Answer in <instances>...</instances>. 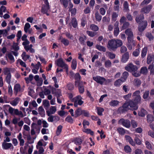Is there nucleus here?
<instances>
[{
  "mask_svg": "<svg viewBox=\"0 0 154 154\" xmlns=\"http://www.w3.org/2000/svg\"><path fill=\"white\" fill-rule=\"evenodd\" d=\"M11 79V74L9 73L7 75L6 78V81L8 84H9L10 83Z\"/></svg>",
  "mask_w": 154,
  "mask_h": 154,
  "instance_id": "e2e57ef3",
  "label": "nucleus"
},
{
  "mask_svg": "<svg viewBox=\"0 0 154 154\" xmlns=\"http://www.w3.org/2000/svg\"><path fill=\"white\" fill-rule=\"evenodd\" d=\"M117 131L121 135H124L125 133V129L122 128H118Z\"/></svg>",
  "mask_w": 154,
  "mask_h": 154,
  "instance_id": "58836bf2",
  "label": "nucleus"
},
{
  "mask_svg": "<svg viewBox=\"0 0 154 154\" xmlns=\"http://www.w3.org/2000/svg\"><path fill=\"white\" fill-rule=\"evenodd\" d=\"M83 110L81 108H78L75 111L74 117L76 118L82 114Z\"/></svg>",
  "mask_w": 154,
  "mask_h": 154,
  "instance_id": "ddd939ff",
  "label": "nucleus"
},
{
  "mask_svg": "<svg viewBox=\"0 0 154 154\" xmlns=\"http://www.w3.org/2000/svg\"><path fill=\"white\" fill-rule=\"evenodd\" d=\"M147 47H145L142 50L141 54V56L142 58H143L146 56L147 54Z\"/></svg>",
  "mask_w": 154,
  "mask_h": 154,
  "instance_id": "7c9ffc66",
  "label": "nucleus"
},
{
  "mask_svg": "<svg viewBox=\"0 0 154 154\" xmlns=\"http://www.w3.org/2000/svg\"><path fill=\"white\" fill-rule=\"evenodd\" d=\"M77 66V62L75 59H73L72 62L71 68L73 70L76 69Z\"/></svg>",
  "mask_w": 154,
  "mask_h": 154,
  "instance_id": "de8ad7c7",
  "label": "nucleus"
},
{
  "mask_svg": "<svg viewBox=\"0 0 154 154\" xmlns=\"http://www.w3.org/2000/svg\"><path fill=\"white\" fill-rule=\"evenodd\" d=\"M152 8V5L149 4L141 8V12L145 14H148Z\"/></svg>",
  "mask_w": 154,
  "mask_h": 154,
  "instance_id": "9b49d317",
  "label": "nucleus"
},
{
  "mask_svg": "<svg viewBox=\"0 0 154 154\" xmlns=\"http://www.w3.org/2000/svg\"><path fill=\"white\" fill-rule=\"evenodd\" d=\"M154 62V55L153 54H148L146 62L147 64H150L152 61Z\"/></svg>",
  "mask_w": 154,
  "mask_h": 154,
  "instance_id": "2eb2a0df",
  "label": "nucleus"
},
{
  "mask_svg": "<svg viewBox=\"0 0 154 154\" xmlns=\"http://www.w3.org/2000/svg\"><path fill=\"white\" fill-rule=\"evenodd\" d=\"M97 113L99 116H102V113L104 111V109L103 108L101 107H97Z\"/></svg>",
  "mask_w": 154,
  "mask_h": 154,
  "instance_id": "37998d69",
  "label": "nucleus"
},
{
  "mask_svg": "<svg viewBox=\"0 0 154 154\" xmlns=\"http://www.w3.org/2000/svg\"><path fill=\"white\" fill-rule=\"evenodd\" d=\"M105 66L106 68H109L111 66L112 63L109 60H108L105 62Z\"/></svg>",
  "mask_w": 154,
  "mask_h": 154,
  "instance_id": "09e8293b",
  "label": "nucleus"
},
{
  "mask_svg": "<svg viewBox=\"0 0 154 154\" xmlns=\"http://www.w3.org/2000/svg\"><path fill=\"white\" fill-rule=\"evenodd\" d=\"M21 57L22 59L25 61L29 59L30 57V56L28 55H26L25 52H24L21 55Z\"/></svg>",
  "mask_w": 154,
  "mask_h": 154,
  "instance_id": "a19ab883",
  "label": "nucleus"
},
{
  "mask_svg": "<svg viewBox=\"0 0 154 154\" xmlns=\"http://www.w3.org/2000/svg\"><path fill=\"white\" fill-rule=\"evenodd\" d=\"M140 53V49H136L135 50L133 51V55L135 57L138 56Z\"/></svg>",
  "mask_w": 154,
  "mask_h": 154,
  "instance_id": "bf43d9fd",
  "label": "nucleus"
},
{
  "mask_svg": "<svg viewBox=\"0 0 154 154\" xmlns=\"http://www.w3.org/2000/svg\"><path fill=\"white\" fill-rule=\"evenodd\" d=\"M149 90L146 91L143 93V98L144 99H146L149 96Z\"/></svg>",
  "mask_w": 154,
  "mask_h": 154,
  "instance_id": "603ef678",
  "label": "nucleus"
},
{
  "mask_svg": "<svg viewBox=\"0 0 154 154\" xmlns=\"http://www.w3.org/2000/svg\"><path fill=\"white\" fill-rule=\"evenodd\" d=\"M122 125L125 127L129 128L131 126V123L130 121L128 120L123 119L122 122Z\"/></svg>",
  "mask_w": 154,
  "mask_h": 154,
  "instance_id": "a211bd4d",
  "label": "nucleus"
},
{
  "mask_svg": "<svg viewBox=\"0 0 154 154\" xmlns=\"http://www.w3.org/2000/svg\"><path fill=\"white\" fill-rule=\"evenodd\" d=\"M141 84V81L138 78L135 79L133 81V84L134 85L137 87H140Z\"/></svg>",
  "mask_w": 154,
  "mask_h": 154,
  "instance_id": "6ab92c4d",
  "label": "nucleus"
},
{
  "mask_svg": "<svg viewBox=\"0 0 154 154\" xmlns=\"http://www.w3.org/2000/svg\"><path fill=\"white\" fill-rule=\"evenodd\" d=\"M30 25L29 23H26L24 27V31L26 32H27L28 31V30L30 28Z\"/></svg>",
  "mask_w": 154,
  "mask_h": 154,
  "instance_id": "13d9d810",
  "label": "nucleus"
},
{
  "mask_svg": "<svg viewBox=\"0 0 154 154\" xmlns=\"http://www.w3.org/2000/svg\"><path fill=\"white\" fill-rule=\"evenodd\" d=\"M90 28L94 32L97 31L99 29L98 26L94 24H91L90 25Z\"/></svg>",
  "mask_w": 154,
  "mask_h": 154,
  "instance_id": "49530a36",
  "label": "nucleus"
},
{
  "mask_svg": "<svg viewBox=\"0 0 154 154\" xmlns=\"http://www.w3.org/2000/svg\"><path fill=\"white\" fill-rule=\"evenodd\" d=\"M46 5L43 6L41 10V12L44 14H46L47 16H48V4H45Z\"/></svg>",
  "mask_w": 154,
  "mask_h": 154,
  "instance_id": "aec40b11",
  "label": "nucleus"
},
{
  "mask_svg": "<svg viewBox=\"0 0 154 154\" xmlns=\"http://www.w3.org/2000/svg\"><path fill=\"white\" fill-rule=\"evenodd\" d=\"M93 79L97 83L101 85H103L105 82L109 83L111 82L110 79H108L107 80H106L104 77L100 76H94L93 77Z\"/></svg>",
  "mask_w": 154,
  "mask_h": 154,
  "instance_id": "20e7f679",
  "label": "nucleus"
},
{
  "mask_svg": "<svg viewBox=\"0 0 154 154\" xmlns=\"http://www.w3.org/2000/svg\"><path fill=\"white\" fill-rule=\"evenodd\" d=\"M125 33L128 36L127 38L128 42L129 44L132 43L134 35L131 29L129 28L127 29L125 31Z\"/></svg>",
  "mask_w": 154,
  "mask_h": 154,
  "instance_id": "423d86ee",
  "label": "nucleus"
},
{
  "mask_svg": "<svg viewBox=\"0 0 154 154\" xmlns=\"http://www.w3.org/2000/svg\"><path fill=\"white\" fill-rule=\"evenodd\" d=\"M33 79V76L32 74L29 75L28 77H25L24 79L26 83L29 84L30 81H32Z\"/></svg>",
  "mask_w": 154,
  "mask_h": 154,
  "instance_id": "bb28decb",
  "label": "nucleus"
},
{
  "mask_svg": "<svg viewBox=\"0 0 154 154\" xmlns=\"http://www.w3.org/2000/svg\"><path fill=\"white\" fill-rule=\"evenodd\" d=\"M124 9L126 11H128L129 10L128 8V4L127 1L125 2L123 4Z\"/></svg>",
  "mask_w": 154,
  "mask_h": 154,
  "instance_id": "680f3d73",
  "label": "nucleus"
},
{
  "mask_svg": "<svg viewBox=\"0 0 154 154\" xmlns=\"http://www.w3.org/2000/svg\"><path fill=\"white\" fill-rule=\"evenodd\" d=\"M96 48L99 51H101L105 52L106 51V48L100 45H96Z\"/></svg>",
  "mask_w": 154,
  "mask_h": 154,
  "instance_id": "72a5a7b5",
  "label": "nucleus"
},
{
  "mask_svg": "<svg viewBox=\"0 0 154 154\" xmlns=\"http://www.w3.org/2000/svg\"><path fill=\"white\" fill-rule=\"evenodd\" d=\"M7 56L8 58L10 60L12 61L13 62H14L15 60L14 57L11 53H9L8 54Z\"/></svg>",
  "mask_w": 154,
  "mask_h": 154,
  "instance_id": "69168bd1",
  "label": "nucleus"
},
{
  "mask_svg": "<svg viewBox=\"0 0 154 154\" xmlns=\"http://www.w3.org/2000/svg\"><path fill=\"white\" fill-rule=\"evenodd\" d=\"M62 128L63 126L61 125H60L57 127L56 132L57 136H58L60 134L62 131Z\"/></svg>",
  "mask_w": 154,
  "mask_h": 154,
  "instance_id": "ea45409f",
  "label": "nucleus"
},
{
  "mask_svg": "<svg viewBox=\"0 0 154 154\" xmlns=\"http://www.w3.org/2000/svg\"><path fill=\"white\" fill-rule=\"evenodd\" d=\"M146 36L149 38V41L152 40L154 38L153 36L152 35L151 33L150 32H147L146 34Z\"/></svg>",
  "mask_w": 154,
  "mask_h": 154,
  "instance_id": "5fc2aeb1",
  "label": "nucleus"
},
{
  "mask_svg": "<svg viewBox=\"0 0 154 154\" xmlns=\"http://www.w3.org/2000/svg\"><path fill=\"white\" fill-rule=\"evenodd\" d=\"M129 25V23L128 22H125L122 27V30H124L126 29L128 27Z\"/></svg>",
  "mask_w": 154,
  "mask_h": 154,
  "instance_id": "774afa93",
  "label": "nucleus"
},
{
  "mask_svg": "<svg viewBox=\"0 0 154 154\" xmlns=\"http://www.w3.org/2000/svg\"><path fill=\"white\" fill-rule=\"evenodd\" d=\"M124 150L126 153L130 154L131 152L132 149L130 146L126 145L124 146Z\"/></svg>",
  "mask_w": 154,
  "mask_h": 154,
  "instance_id": "c756f323",
  "label": "nucleus"
},
{
  "mask_svg": "<svg viewBox=\"0 0 154 154\" xmlns=\"http://www.w3.org/2000/svg\"><path fill=\"white\" fill-rule=\"evenodd\" d=\"M83 131L88 134H90L91 136H93L94 135V132L90 129H86L85 128H84L83 129Z\"/></svg>",
  "mask_w": 154,
  "mask_h": 154,
  "instance_id": "2f4dec72",
  "label": "nucleus"
},
{
  "mask_svg": "<svg viewBox=\"0 0 154 154\" xmlns=\"http://www.w3.org/2000/svg\"><path fill=\"white\" fill-rule=\"evenodd\" d=\"M86 95L90 99V100L91 102H93L94 100V98L91 96V94L88 90L86 91Z\"/></svg>",
  "mask_w": 154,
  "mask_h": 154,
  "instance_id": "4d7b16f0",
  "label": "nucleus"
},
{
  "mask_svg": "<svg viewBox=\"0 0 154 154\" xmlns=\"http://www.w3.org/2000/svg\"><path fill=\"white\" fill-rule=\"evenodd\" d=\"M71 24L74 28H76L78 26V22L77 19L75 17H73L72 19Z\"/></svg>",
  "mask_w": 154,
  "mask_h": 154,
  "instance_id": "b1692460",
  "label": "nucleus"
},
{
  "mask_svg": "<svg viewBox=\"0 0 154 154\" xmlns=\"http://www.w3.org/2000/svg\"><path fill=\"white\" fill-rule=\"evenodd\" d=\"M146 111L143 108L141 109L140 111H139L138 113V115L139 116L143 117L145 116V114L146 113Z\"/></svg>",
  "mask_w": 154,
  "mask_h": 154,
  "instance_id": "473e14b6",
  "label": "nucleus"
},
{
  "mask_svg": "<svg viewBox=\"0 0 154 154\" xmlns=\"http://www.w3.org/2000/svg\"><path fill=\"white\" fill-rule=\"evenodd\" d=\"M87 39L86 36L83 35L82 36H80L79 37V40L81 45H85V41Z\"/></svg>",
  "mask_w": 154,
  "mask_h": 154,
  "instance_id": "412c9836",
  "label": "nucleus"
},
{
  "mask_svg": "<svg viewBox=\"0 0 154 154\" xmlns=\"http://www.w3.org/2000/svg\"><path fill=\"white\" fill-rule=\"evenodd\" d=\"M24 90L23 88H21L20 85L19 84H16L14 85V94L16 96H17L19 92H22Z\"/></svg>",
  "mask_w": 154,
  "mask_h": 154,
  "instance_id": "9d476101",
  "label": "nucleus"
},
{
  "mask_svg": "<svg viewBox=\"0 0 154 154\" xmlns=\"http://www.w3.org/2000/svg\"><path fill=\"white\" fill-rule=\"evenodd\" d=\"M140 93V91L139 90L135 91L132 95L133 99L128 101H126L122 106L118 108V111L120 113H123L129 110H137L138 108V104L140 103L141 99Z\"/></svg>",
  "mask_w": 154,
  "mask_h": 154,
  "instance_id": "f257e3e1",
  "label": "nucleus"
},
{
  "mask_svg": "<svg viewBox=\"0 0 154 154\" xmlns=\"http://www.w3.org/2000/svg\"><path fill=\"white\" fill-rule=\"evenodd\" d=\"M144 19V15L143 14L137 16L135 19L136 23L140 25L138 27L139 31L141 32H143L146 28L147 25L146 20H143Z\"/></svg>",
  "mask_w": 154,
  "mask_h": 154,
  "instance_id": "f03ea898",
  "label": "nucleus"
},
{
  "mask_svg": "<svg viewBox=\"0 0 154 154\" xmlns=\"http://www.w3.org/2000/svg\"><path fill=\"white\" fill-rule=\"evenodd\" d=\"M146 118L148 122L150 123H151L154 121V116L151 114L148 115Z\"/></svg>",
  "mask_w": 154,
  "mask_h": 154,
  "instance_id": "a878e982",
  "label": "nucleus"
},
{
  "mask_svg": "<svg viewBox=\"0 0 154 154\" xmlns=\"http://www.w3.org/2000/svg\"><path fill=\"white\" fill-rule=\"evenodd\" d=\"M56 63L58 66L65 69L66 73H68V66L65 63L62 58H60L58 59Z\"/></svg>",
  "mask_w": 154,
  "mask_h": 154,
  "instance_id": "39448f33",
  "label": "nucleus"
},
{
  "mask_svg": "<svg viewBox=\"0 0 154 154\" xmlns=\"http://www.w3.org/2000/svg\"><path fill=\"white\" fill-rule=\"evenodd\" d=\"M125 138L126 141L128 142L133 146H135V142L133 140L130 136L128 135H125Z\"/></svg>",
  "mask_w": 154,
  "mask_h": 154,
  "instance_id": "4468645a",
  "label": "nucleus"
},
{
  "mask_svg": "<svg viewBox=\"0 0 154 154\" xmlns=\"http://www.w3.org/2000/svg\"><path fill=\"white\" fill-rule=\"evenodd\" d=\"M66 121L68 123L72 124L73 123L74 120L72 117L69 116H68L65 119Z\"/></svg>",
  "mask_w": 154,
  "mask_h": 154,
  "instance_id": "f704fd0d",
  "label": "nucleus"
},
{
  "mask_svg": "<svg viewBox=\"0 0 154 154\" xmlns=\"http://www.w3.org/2000/svg\"><path fill=\"white\" fill-rule=\"evenodd\" d=\"M75 143L76 145H80L81 144L82 141V139L79 138H76L74 140Z\"/></svg>",
  "mask_w": 154,
  "mask_h": 154,
  "instance_id": "a18cd8bd",
  "label": "nucleus"
},
{
  "mask_svg": "<svg viewBox=\"0 0 154 154\" xmlns=\"http://www.w3.org/2000/svg\"><path fill=\"white\" fill-rule=\"evenodd\" d=\"M61 3L63 5L65 8H66L68 6V3L70 2V0H60Z\"/></svg>",
  "mask_w": 154,
  "mask_h": 154,
  "instance_id": "c85d7f7f",
  "label": "nucleus"
},
{
  "mask_svg": "<svg viewBox=\"0 0 154 154\" xmlns=\"http://www.w3.org/2000/svg\"><path fill=\"white\" fill-rule=\"evenodd\" d=\"M74 78L76 80V81L75 82H75H80V80L81 79V76L80 74L79 73H76L74 76Z\"/></svg>",
  "mask_w": 154,
  "mask_h": 154,
  "instance_id": "c9c22d12",
  "label": "nucleus"
},
{
  "mask_svg": "<svg viewBox=\"0 0 154 154\" xmlns=\"http://www.w3.org/2000/svg\"><path fill=\"white\" fill-rule=\"evenodd\" d=\"M60 41L63 44V45L66 46L68 45L69 44V41L65 38H62L61 39Z\"/></svg>",
  "mask_w": 154,
  "mask_h": 154,
  "instance_id": "e433bc0d",
  "label": "nucleus"
},
{
  "mask_svg": "<svg viewBox=\"0 0 154 154\" xmlns=\"http://www.w3.org/2000/svg\"><path fill=\"white\" fill-rule=\"evenodd\" d=\"M19 43H14L12 46L14 49L16 51H17L19 49V47L18 46Z\"/></svg>",
  "mask_w": 154,
  "mask_h": 154,
  "instance_id": "052dcab7",
  "label": "nucleus"
},
{
  "mask_svg": "<svg viewBox=\"0 0 154 154\" xmlns=\"http://www.w3.org/2000/svg\"><path fill=\"white\" fill-rule=\"evenodd\" d=\"M95 17L96 20L98 22H100L102 19L101 16L99 14L98 11L95 13Z\"/></svg>",
  "mask_w": 154,
  "mask_h": 154,
  "instance_id": "c03bdc74",
  "label": "nucleus"
},
{
  "mask_svg": "<svg viewBox=\"0 0 154 154\" xmlns=\"http://www.w3.org/2000/svg\"><path fill=\"white\" fill-rule=\"evenodd\" d=\"M86 83L85 82L83 83L82 82H75V85L78 87L79 92L80 94H82L85 92L84 84Z\"/></svg>",
  "mask_w": 154,
  "mask_h": 154,
  "instance_id": "0eeeda50",
  "label": "nucleus"
},
{
  "mask_svg": "<svg viewBox=\"0 0 154 154\" xmlns=\"http://www.w3.org/2000/svg\"><path fill=\"white\" fill-rule=\"evenodd\" d=\"M56 107L55 106H51L49 110V116L51 114H54L56 111Z\"/></svg>",
  "mask_w": 154,
  "mask_h": 154,
  "instance_id": "393cba45",
  "label": "nucleus"
},
{
  "mask_svg": "<svg viewBox=\"0 0 154 154\" xmlns=\"http://www.w3.org/2000/svg\"><path fill=\"white\" fill-rule=\"evenodd\" d=\"M86 33L89 36L91 37H93L96 35L97 34V32L93 31L87 30L86 31Z\"/></svg>",
  "mask_w": 154,
  "mask_h": 154,
  "instance_id": "4c0bfd02",
  "label": "nucleus"
},
{
  "mask_svg": "<svg viewBox=\"0 0 154 154\" xmlns=\"http://www.w3.org/2000/svg\"><path fill=\"white\" fill-rule=\"evenodd\" d=\"M124 82L122 79H119L114 82V85L116 87H119Z\"/></svg>",
  "mask_w": 154,
  "mask_h": 154,
  "instance_id": "4be33fe9",
  "label": "nucleus"
},
{
  "mask_svg": "<svg viewBox=\"0 0 154 154\" xmlns=\"http://www.w3.org/2000/svg\"><path fill=\"white\" fill-rule=\"evenodd\" d=\"M67 88L68 90L72 91L74 89V86L72 83H69L67 85Z\"/></svg>",
  "mask_w": 154,
  "mask_h": 154,
  "instance_id": "864d4df0",
  "label": "nucleus"
},
{
  "mask_svg": "<svg viewBox=\"0 0 154 154\" xmlns=\"http://www.w3.org/2000/svg\"><path fill=\"white\" fill-rule=\"evenodd\" d=\"M125 69L129 72H133L136 71L138 69L137 66L134 65L132 63H130L126 66L125 67Z\"/></svg>",
  "mask_w": 154,
  "mask_h": 154,
  "instance_id": "6e6552de",
  "label": "nucleus"
},
{
  "mask_svg": "<svg viewBox=\"0 0 154 154\" xmlns=\"http://www.w3.org/2000/svg\"><path fill=\"white\" fill-rule=\"evenodd\" d=\"M49 88H51L52 94H54V95L57 97H60L62 96L61 91L60 89H57L54 87L51 88L50 85L49 86Z\"/></svg>",
  "mask_w": 154,
  "mask_h": 154,
  "instance_id": "1a4fd4ad",
  "label": "nucleus"
},
{
  "mask_svg": "<svg viewBox=\"0 0 154 154\" xmlns=\"http://www.w3.org/2000/svg\"><path fill=\"white\" fill-rule=\"evenodd\" d=\"M86 95L90 99V100L91 102H93L94 100V98L91 96V94L88 90L86 91Z\"/></svg>",
  "mask_w": 154,
  "mask_h": 154,
  "instance_id": "6e6d98bb",
  "label": "nucleus"
},
{
  "mask_svg": "<svg viewBox=\"0 0 154 154\" xmlns=\"http://www.w3.org/2000/svg\"><path fill=\"white\" fill-rule=\"evenodd\" d=\"M20 100V98L18 97H17L14 100L10 102V104L12 106H15L17 105Z\"/></svg>",
  "mask_w": 154,
  "mask_h": 154,
  "instance_id": "5701e85b",
  "label": "nucleus"
},
{
  "mask_svg": "<svg viewBox=\"0 0 154 154\" xmlns=\"http://www.w3.org/2000/svg\"><path fill=\"white\" fill-rule=\"evenodd\" d=\"M60 120V118L57 116H51L49 117V122H52L53 121L57 122Z\"/></svg>",
  "mask_w": 154,
  "mask_h": 154,
  "instance_id": "f3484780",
  "label": "nucleus"
},
{
  "mask_svg": "<svg viewBox=\"0 0 154 154\" xmlns=\"http://www.w3.org/2000/svg\"><path fill=\"white\" fill-rule=\"evenodd\" d=\"M129 58V54L128 52L125 53L122 56L121 61L124 63H126Z\"/></svg>",
  "mask_w": 154,
  "mask_h": 154,
  "instance_id": "dca6fc26",
  "label": "nucleus"
},
{
  "mask_svg": "<svg viewBox=\"0 0 154 154\" xmlns=\"http://www.w3.org/2000/svg\"><path fill=\"white\" fill-rule=\"evenodd\" d=\"M147 69L146 67H142L140 70V72L141 74H145L147 72Z\"/></svg>",
  "mask_w": 154,
  "mask_h": 154,
  "instance_id": "8fccbe9b",
  "label": "nucleus"
},
{
  "mask_svg": "<svg viewBox=\"0 0 154 154\" xmlns=\"http://www.w3.org/2000/svg\"><path fill=\"white\" fill-rule=\"evenodd\" d=\"M2 146L3 149L5 150H8L10 148L14 149V146L11 143H2Z\"/></svg>",
  "mask_w": 154,
  "mask_h": 154,
  "instance_id": "f8f14e48",
  "label": "nucleus"
},
{
  "mask_svg": "<svg viewBox=\"0 0 154 154\" xmlns=\"http://www.w3.org/2000/svg\"><path fill=\"white\" fill-rule=\"evenodd\" d=\"M122 45V41L119 39H112L109 41L108 42L109 48L112 50H115L118 47H121Z\"/></svg>",
  "mask_w": 154,
  "mask_h": 154,
  "instance_id": "7ed1b4c3",
  "label": "nucleus"
},
{
  "mask_svg": "<svg viewBox=\"0 0 154 154\" xmlns=\"http://www.w3.org/2000/svg\"><path fill=\"white\" fill-rule=\"evenodd\" d=\"M119 102L116 100H112L109 103V105L112 106H115L118 105L119 103Z\"/></svg>",
  "mask_w": 154,
  "mask_h": 154,
  "instance_id": "cd10ccee",
  "label": "nucleus"
},
{
  "mask_svg": "<svg viewBox=\"0 0 154 154\" xmlns=\"http://www.w3.org/2000/svg\"><path fill=\"white\" fill-rule=\"evenodd\" d=\"M52 79L53 80L54 83V87L55 88H57L59 87L58 85L57 84V79L56 77L55 76L53 77L52 78Z\"/></svg>",
  "mask_w": 154,
  "mask_h": 154,
  "instance_id": "0e129e2a",
  "label": "nucleus"
},
{
  "mask_svg": "<svg viewBox=\"0 0 154 154\" xmlns=\"http://www.w3.org/2000/svg\"><path fill=\"white\" fill-rule=\"evenodd\" d=\"M128 73L127 71L124 72L122 75V77L121 78L123 81L125 82L128 76Z\"/></svg>",
  "mask_w": 154,
  "mask_h": 154,
  "instance_id": "79ce46f5",
  "label": "nucleus"
},
{
  "mask_svg": "<svg viewBox=\"0 0 154 154\" xmlns=\"http://www.w3.org/2000/svg\"><path fill=\"white\" fill-rule=\"evenodd\" d=\"M118 17V14L116 12H113L112 16V20L115 22L116 20V18Z\"/></svg>",
  "mask_w": 154,
  "mask_h": 154,
  "instance_id": "3c124183",
  "label": "nucleus"
},
{
  "mask_svg": "<svg viewBox=\"0 0 154 154\" xmlns=\"http://www.w3.org/2000/svg\"><path fill=\"white\" fill-rule=\"evenodd\" d=\"M132 74L135 77H137L140 76L141 74L140 72H138L137 70L136 72H133Z\"/></svg>",
  "mask_w": 154,
  "mask_h": 154,
  "instance_id": "338daca9",
  "label": "nucleus"
}]
</instances>
